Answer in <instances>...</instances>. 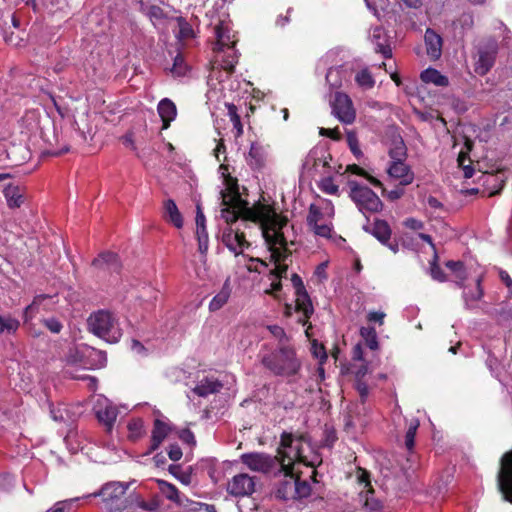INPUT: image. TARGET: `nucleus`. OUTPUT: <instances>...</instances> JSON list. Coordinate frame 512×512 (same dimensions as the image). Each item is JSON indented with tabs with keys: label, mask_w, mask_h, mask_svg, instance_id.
Segmentation results:
<instances>
[{
	"label": "nucleus",
	"mask_w": 512,
	"mask_h": 512,
	"mask_svg": "<svg viewBox=\"0 0 512 512\" xmlns=\"http://www.w3.org/2000/svg\"><path fill=\"white\" fill-rule=\"evenodd\" d=\"M223 176L226 189L220 192L223 206L221 218L227 224L237 223L239 219L255 222L263 219V216L269 217L273 209L271 205L258 201L253 206H249V202L241 197L237 178L229 173H223Z\"/></svg>",
	"instance_id": "obj_1"
},
{
	"label": "nucleus",
	"mask_w": 512,
	"mask_h": 512,
	"mask_svg": "<svg viewBox=\"0 0 512 512\" xmlns=\"http://www.w3.org/2000/svg\"><path fill=\"white\" fill-rule=\"evenodd\" d=\"M260 363L274 376L290 378L296 376L302 362L291 343H278L276 347L263 344L258 353Z\"/></svg>",
	"instance_id": "obj_2"
},
{
	"label": "nucleus",
	"mask_w": 512,
	"mask_h": 512,
	"mask_svg": "<svg viewBox=\"0 0 512 512\" xmlns=\"http://www.w3.org/2000/svg\"><path fill=\"white\" fill-rule=\"evenodd\" d=\"M306 436L301 434L299 436H294L292 433L283 432L281 434V447L283 449H291L292 457H289L287 463L285 459L282 457L280 460L281 471L284 473L285 479L281 481L276 489L275 496L281 500H290L294 499V474H293V464L295 461L302 462L307 466H314L313 463H306L304 456L302 454L301 442L305 441Z\"/></svg>",
	"instance_id": "obj_3"
},
{
	"label": "nucleus",
	"mask_w": 512,
	"mask_h": 512,
	"mask_svg": "<svg viewBox=\"0 0 512 512\" xmlns=\"http://www.w3.org/2000/svg\"><path fill=\"white\" fill-rule=\"evenodd\" d=\"M269 217L255 221L260 225L262 235L271 252V260L275 264H280L291 254L287 248V240L283 233V228L288 224L286 216L278 214L273 208Z\"/></svg>",
	"instance_id": "obj_4"
},
{
	"label": "nucleus",
	"mask_w": 512,
	"mask_h": 512,
	"mask_svg": "<svg viewBox=\"0 0 512 512\" xmlns=\"http://www.w3.org/2000/svg\"><path fill=\"white\" fill-rule=\"evenodd\" d=\"M88 326L94 335L108 343H117L122 336L114 314L106 310L92 313L88 318Z\"/></svg>",
	"instance_id": "obj_5"
},
{
	"label": "nucleus",
	"mask_w": 512,
	"mask_h": 512,
	"mask_svg": "<svg viewBox=\"0 0 512 512\" xmlns=\"http://www.w3.org/2000/svg\"><path fill=\"white\" fill-rule=\"evenodd\" d=\"M281 448L282 447L280 446L277 456H271L260 452H252L242 454L240 459L241 462L252 471L270 473L278 464L280 465L282 457L285 461H288L289 457H292L291 449L287 452L281 450Z\"/></svg>",
	"instance_id": "obj_6"
},
{
	"label": "nucleus",
	"mask_w": 512,
	"mask_h": 512,
	"mask_svg": "<svg viewBox=\"0 0 512 512\" xmlns=\"http://www.w3.org/2000/svg\"><path fill=\"white\" fill-rule=\"evenodd\" d=\"M350 193L349 196L356 204L359 211L365 214L380 212L383 208V203L377 194L367 186L359 184L357 181H349Z\"/></svg>",
	"instance_id": "obj_7"
},
{
	"label": "nucleus",
	"mask_w": 512,
	"mask_h": 512,
	"mask_svg": "<svg viewBox=\"0 0 512 512\" xmlns=\"http://www.w3.org/2000/svg\"><path fill=\"white\" fill-rule=\"evenodd\" d=\"M291 282L295 289V311L302 314V316L298 319V322L303 326L308 325L305 332L309 337V330L312 328V324L309 323V319L314 313L312 301L305 288L302 278L298 274H292Z\"/></svg>",
	"instance_id": "obj_8"
},
{
	"label": "nucleus",
	"mask_w": 512,
	"mask_h": 512,
	"mask_svg": "<svg viewBox=\"0 0 512 512\" xmlns=\"http://www.w3.org/2000/svg\"><path fill=\"white\" fill-rule=\"evenodd\" d=\"M246 222L242 220V223L237 227H233L235 223L227 224L228 227L223 230L222 242L235 255L241 254L244 248L250 246L243 231L247 227Z\"/></svg>",
	"instance_id": "obj_9"
},
{
	"label": "nucleus",
	"mask_w": 512,
	"mask_h": 512,
	"mask_svg": "<svg viewBox=\"0 0 512 512\" xmlns=\"http://www.w3.org/2000/svg\"><path fill=\"white\" fill-rule=\"evenodd\" d=\"M497 486L503 500L512 503V449L505 452L500 459Z\"/></svg>",
	"instance_id": "obj_10"
},
{
	"label": "nucleus",
	"mask_w": 512,
	"mask_h": 512,
	"mask_svg": "<svg viewBox=\"0 0 512 512\" xmlns=\"http://www.w3.org/2000/svg\"><path fill=\"white\" fill-rule=\"evenodd\" d=\"M498 52V44L495 40H488L478 49V61L475 64V72L480 75H486L495 64Z\"/></svg>",
	"instance_id": "obj_11"
},
{
	"label": "nucleus",
	"mask_w": 512,
	"mask_h": 512,
	"mask_svg": "<svg viewBox=\"0 0 512 512\" xmlns=\"http://www.w3.org/2000/svg\"><path fill=\"white\" fill-rule=\"evenodd\" d=\"M255 477L247 473H240L232 477L227 483V492L234 497L251 496L255 492Z\"/></svg>",
	"instance_id": "obj_12"
},
{
	"label": "nucleus",
	"mask_w": 512,
	"mask_h": 512,
	"mask_svg": "<svg viewBox=\"0 0 512 512\" xmlns=\"http://www.w3.org/2000/svg\"><path fill=\"white\" fill-rule=\"evenodd\" d=\"M334 115L345 124H351L356 118V112L350 97L342 92H337L332 103Z\"/></svg>",
	"instance_id": "obj_13"
},
{
	"label": "nucleus",
	"mask_w": 512,
	"mask_h": 512,
	"mask_svg": "<svg viewBox=\"0 0 512 512\" xmlns=\"http://www.w3.org/2000/svg\"><path fill=\"white\" fill-rule=\"evenodd\" d=\"M368 231L367 228H365ZM369 232L383 245L387 246L393 253H397L399 245L396 241L390 242L392 230L387 221L375 219Z\"/></svg>",
	"instance_id": "obj_14"
},
{
	"label": "nucleus",
	"mask_w": 512,
	"mask_h": 512,
	"mask_svg": "<svg viewBox=\"0 0 512 512\" xmlns=\"http://www.w3.org/2000/svg\"><path fill=\"white\" fill-rule=\"evenodd\" d=\"M127 489V484L123 482L112 481L103 485L102 488L98 492L93 493L92 496H101L103 501L108 502L120 499L122 496H124Z\"/></svg>",
	"instance_id": "obj_15"
},
{
	"label": "nucleus",
	"mask_w": 512,
	"mask_h": 512,
	"mask_svg": "<svg viewBox=\"0 0 512 512\" xmlns=\"http://www.w3.org/2000/svg\"><path fill=\"white\" fill-rule=\"evenodd\" d=\"M170 431L171 427L169 424L160 419H155L151 431L150 447L147 453L156 451L162 442L166 439Z\"/></svg>",
	"instance_id": "obj_16"
},
{
	"label": "nucleus",
	"mask_w": 512,
	"mask_h": 512,
	"mask_svg": "<svg viewBox=\"0 0 512 512\" xmlns=\"http://www.w3.org/2000/svg\"><path fill=\"white\" fill-rule=\"evenodd\" d=\"M92 266L107 270L111 273H118L121 269V263L116 253L106 251L99 254L97 258L92 261Z\"/></svg>",
	"instance_id": "obj_17"
},
{
	"label": "nucleus",
	"mask_w": 512,
	"mask_h": 512,
	"mask_svg": "<svg viewBox=\"0 0 512 512\" xmlns=\"http://www.w3.org/2000/svg\"><path fill=\"white\" fill-rule=\"evenodd\" d=\"M372 42L375 45V51L381 53L386 59L392 57V49L390 46V37L382 27H375L372 33Z\"/></svg>",
	"instance_id": "obj_18"
},
{
	"label": "nucleus",
	"mask_w": 512,
	"mask_h": 512,
	"mask_svg": "<svg viewBox=\"0 0 512 512\" xmlns=\"http://www.w3.org/2000/svg\"><path fill=\"white\" fill-rule=\"evenodd\" d=\"M388 174L393 178L400 179L402 186L409 185L414 180V173L404 161H392L388 168Z\"/></svg>",
	"instance_id": "obj_19"
},
{
	"label": "nucleus",
	"mask_w": 512,
	"mask_h": 512,
	"mask_svg": "<svg viewBox=\"0 0 512 512\" xmlns=\"http://www.w3.org/2000/svg\"><path fill=\"white\" fill-rule=\"evenodd\" d=\"M426 51L432 60H437L442 54V37L433 29L428 28L424 35Z\"/></svg>",
	"instance_id": "obj_20"
},
{
	"label": "nucleus",
	"mask_w": 512,
	"mask_h": 512,
	"mask_svg": "<svg viewBox=\"0 0 512 512\" xmlns=\"http://www.w3.org/2000/svg\"><path fill=\"white\" fill-rule=\"evenodd\" d=\"M157 111L162 121V130L168 129L177 116L176 105L169 98H164L158 103Z\"/></svg>",
	"instance_id": "obj_21"
},
{
	"label": "nucleus",
	"mask_w": 512,
	"mask_h": 512,
	"mask_svg": "<svg viewBox=\"0 0 512 512\" xmlns=\"http://www.w3.org/2000/svg\"><path fill=\"white\" fill-rule=\"evenodd\" d=\"M222 388L223 384L218 379L205 377L193 388V392L199 397H207L218 393Z\"/></svg>",
	"instance_id": "obj_22"
},
{
	"label": "nucleus",
	"mask_w": 512,
	"mask_h": 512,
	"mask_svg": "<svg viewBox=\"0 0 512 512\" xmlns=\"http://www.w3.org/2000/svg\"><path fill=\"white\" fill-rule=\"evenodd\" d=\"M164 218L167 222L173 224L176 228L180 229L183 227V217L172 199L164 201Z\"/></svg>",
	"instance_id": "obj_23"
},
{
	"label": "nucleus",
	"mask_w": 512,
	"mask_h": 512,
	"mask_svg": "<svg viewBox=\"0 0 512 512\" xmlns=\"http://www.w3.org/2000/svg\"><path fill=\"white\" fill-rule=\"evenodd\" d=\"M231 283L230 278L228 277L221 290L212 298V300L209 303V309L210 311H217L221 309L228 301L230 295H231Z\"/></svg>",
	"instance_id": "obj_24"
},
{
	"label": "nucleus",
	"mask_w": 512,
	"mask_h": 512,
	"mask_svg": "<svg viewBox=\"0 0 512 512\" xmlns=\"http://www.w3.org/2000/svg\"><path fill=\"white\" fill-rule=\"evenodd\" d=\"M3 193L10 208H19L25 201L23 189L19 186L8 185Z\"/></svg>",
	"instance_id": "obj_25"
},
{
	"label": "nucleus",
	"mask_w": 512,
	"mask_h": 512,
	"mask_svg": "<svg viewBox=\"0 0 512 512\" xmlns=\"http://www.w3.org/2000/svg\"><path fill=\"white\" fill-rule=\"evenodd\" d=\"M216 34V43L213 48L214 51L220 52L224 51L225 48L232 49L235 45V42L230 39L228 29L224 28L222 25H217L215 27Z\"/></svg>",
	"instance_id": "obj_26"
},
{
	"label": "nucleus",
	"mask_w": 512,
	"mask_h": 512,
	"mask_svg": "<svg viewBox=\"0 0 512 512\" xmlns=\"http://www.w3.org/2000/svg\"><path fill=\"white\" fill-rule=\"evenodd\" d=\"M96 416L98 421L104 424L106 429L110 431L116 421L117 410L112 406H105L97 410Z\"/></svg>",
	"instance_id": "obj_27"
},
{
	"label": "nucleus",
	"mask_w": 512,
	"mask_h": 512,
	"mask_svg": "<svg viewBox=\"0 0 512 512\" xmlns=\"http://www.w3.org/2000/svg\"><path fill=\"white\" fill-rule=\"evenodd\" d=\"M420 77L423 82L433 83L437 86H447L449 84L448 78L434 68H428L424 70Z\"/></svg>",
	"instance_id": "obj_28"
},
{
	"label": "nucleus",
	"mask_w": 512,
	"mask_h": 512,
	"mask_svg": "<svg viewBox=\"0 0 512 512\" xmlns=\"http://www.w3.org/2000/svg\"><path fill=\"white\" fill-rule=\"evenodd\" d=\"M250 165L262 167L266 159V151L263 145L253 142L249 150Z\"/></svg>",
	"instance_id": "obj_29"
},
{
	"label": "nucleus",
	"mask_w": 512,
	"mask_h": 512,
	"mask_svg": "<svg viewBox=\"0 0 512 512\" xmlns=\"http://www.w3.org/2000/svg\"><path fill=\"white\" fill-rule=\"evenodd\" d=\"M374 494V489L360 491L359 499L360 502H363V505L366 509L372 512H377L382 509V503L374 497Z\"/></svg>",
	"instance_id": "obj_30"
},
{
	"label": "nucleus",
	"mask_w": 512,
	"mask_h": 512,
	"mask_svg": "<svg viewBox=\"0 0 512 512\" xmlns=\"http://www.w3.org/2000/svg\"><path fill=\"white\" fill-rule=\"evenodd\" d=\"M445 266L455 274L458 287L463 288L464 281L467 279V271L464 263L462 261L449 260L445 263Z\"/></svg>",
	"instance_id": "obj_31"
},
{
	"label": "nucleus",
	"mask_w": 512,
	"mask_h": 512,
	"mask_svg": "<svg viewBox=\"0 0 512 512\" xmlns=\"http://www.w3.org/2000/svg\"><path fill=\"white\" fill-rule=\"evenodd\" d=\"M482 276L476 280V290L474 292H465L464 301L468 308H473L474 303L478 302L484 296V289L482 287Z\"/></svg>",
	"instance_id": "obj_32"
},
{
	"label": "nucleus",
	"mask_w": 512,
	"mask_h": 512,
	"mask_svg": "<svg viewBox=\"0 0 512 512\" xmlns=\"http://www.w3.org/2000/svg\"><path fill=\"white\" fill-rule=\"evenodd\" d=\"M294 499L306 498L311 494V486L305 481L301 480L299 476H294Z\"/></svg>",
	"instance_id": "obj_33"
},
{
	"label": "nucleus",
	"mask_w": 512,
	"mask_h": 512,
	"mask_svg": "<svg viewBox=\"0 0 512 512\" xmlns=\"http://www.w3.org/2000/svg\"><path fill=\"white\" fill-rule=\"evenodd\" d=\"M389 156L393 161H405L407 148L401 137L394 141V146L389 150Z\"/></svg>",
	"instance_id": "obj_34"
},
{
	"label": "nucleus",
	"mask_w": 512,
	"mask_h": 512,
	"mask_svg": "<svg viewBox=\"0 0 512 512\" xmlns=\"http://www.w3.org/2000/svg\"><path fill=\"white\" fill-rule=\"evenodd\" d=\"M354 387L359 394V398H360L359 401H360V405L362 406L361 409L365 416L369 412L368 408L366 407V402H367L368 395H369L368 385L364 380H357V381H355Z\"/></svg>",
	"instance_id": "obj_35"
},
{
	"label": "nucleus",
	"mask_w": 512,
	"mask_h": 512,
	"mask_svg": "<svg viewBox=\"0 0 512 512\" xmlns=\"http://www.w3.org/2000/svg\"><path fill=\"white\" fill-rule=\"evenodd\" d=\"M360 335L371 350L378 348L377 333L374 327H362L360 329Z\"/></svg>",
	"instance_id": "obj_36"
},
{
	"label": "nucleus",
	"mask_w": 512,
	"mask_h": 512,
	"mask_svg": "<svg viewBox=\"0 0 512 512\" xmlns=\"http://www.w3.org/2000/svg\"><path fill=\"white\" fill-rule=\"evenodd\" d=\"M159 487L163 495L173 501V502H179V491L177 487L167 481L159 480L158 481Z\"/></svg>",
	"instance_id": "obj_37"
},
{
	"label": "nucleus",
	"mask_w": 512,
	"mask_h": 512,
	"mask_svg": "<svg viewBox=\"0 0 512 512\" xmlns=\"http://www.w3.org/2000/svg\"><path fill=\"white\" fill-rule=\"evenodd\" d=\"M356 83L363 89H371L375 85V80L368 69H362L355 76Z\"/></svg>",
	"instance_id": "obj_38"
},
{
	"label": "nucleus",
	"mask_w": 512,
	"mask_h": 512,
	"mask_svg": "<svg viewBox=\"0 0 512 512\" xmlns=\"http://www.w3.org/2000/svg\"><path fill=\"white\" fill-rule=\"evenodd\" d=\"M20 326V322L16 319L8 316H3L0 314V333L7 331L8 333H15Z\"/></svg>",
	"instance_id": "obj_39"
},
{
	"label": "nucleus",
	"mask_w": 512,
	"mask_h": 512,
	"mask_svg": "<svg viewBox=\"0 0 512 512\" xmlns=\"http://www.w3.org/2000/svg\"><path fill=\"white\" fill-rule=\"evenodd\" d=\"M129 431V439L136 441L144 434V425L141 419H133L127 425Z\"/></svg>",
	"instance_id": "obj_40"
},
{
	"label": "nucleus",
	"mask_w": 512,
	"mask_h": 512,
	"mask_svg": "<svg viewBox=\"0 0 512 512\" xmlns=\"http://www.w3.org/2000/svg\"><path fill=\"white\" fill-rule=\"evenodd\" d=\"M228 110V116L233 124V127L237 130V135H241L243 133V126L241 123V118L238 114V109L235 104L227 103L226 104Z\"/></svg>",
	"instance_id": "obj_41"
},
{
	"label": "nucleus",
	"mask_w": 512,
	"mask_h": 512,
	"mask_svg": "<svg viewBox=\"0 0 512 512\" xmlns=\"http://www.w3.org/2000/svg\"><path fill=\"white\" fill-rule=\"evenodd\" d=\"M482 177L484 178V183H486L487 185H490V184H492L493 186L497 185V188H495L494 190H492L488 193L489 197H492V196L500 193V191L502 190V188L504 186L503 180H500L497 175L489 174V173L483 174Z\"/></svg>",
	"instance_id": "obj_42"
},
{
	"label": "nucleus",
	"mask_w": 512,
	"mask_h": 512,
	"mask_svg": "<svg viewBox=\"0 0 512 512\" xmlns=\"http://www.w3.org/2000/svg\"><path fill=\"white\" fill-rule=\"evenodd\" d=\"M419 427L418 422H411L406 433H405V446L409 452H411L415 445V437L417 429Z\"/></svg>",
	"instance_id": "obj_43"
},
{
	"label": "nucleus",
	"mask_w": 512,
	"mask_h": 512,
	"mask_svg": "<svg viewBox=\"0 0 512 512\" xmlns=\"http://www.w3.org/2000/svg\"><path fill=\"white\" fill-rule=\"evenodd\" d=\"M311 353L315 358L319 359L320 364H323L328 358L325 346L316 339L311 342Z\"/></svg>",
	"instance_id": "obj_44"
},
{
	"label": "nucleus",
	"mask_w": 512,
	"mask_h": 512,
	"mask_svg": "<svg viewBox=\"0 0 512 512\" xmlns=\"http://www.w3.org/2000/svg\"><path fill=\"white\" fill-rule=\"evenodd\" d=\"M323 218V213L320 208L316 204H311L309 206L308 215H307V225L308 227L311 225H316Z\"/></svg>",
	"instance_id": "obj_45"
},
{
	"label": "nucleus",
	"mask_w": 512,
	"mask_h": 512,
	"mask_svg": "<svg viewBox=\"0 0 512 512\" xmlns=\"http://www.w3.org/2000/svg\"><path fill=\"white\" fill-rule=\"evenodd\" d=\"M187 71V65L185 63L184 57L181 54H177L174 58L173 67L171 68V72L175 76H183Z\"/></svg>",
	"instance_id": "obj_46"
},
{
	"label": "nucleus",
	"mask_w": 512,
	"mask_h": 512,
	"mask_svg": "<svg viewBox=\"0 0 512 512\" xmlns=\"http://www.w3.org/2000/svg\"><path fill=\"white\" fill-rule=\"evenodd\" d=\"M199 251L205 253L208 250L209 237L206 227L196 228Z\"/></svg>",
	"instance_id": "obj_47"
},
{
	"label": "nucleus",
	"mask_w": 512,
	"mask_h": 512,
	"mask_svg": "<svg viewBox=\"0 0 512 512\" xmlns=\"http://www.w3.org/2000/svg\"><path fill=\"white\" fill-rule=\"evenodd\" d=\"M168 471L176 477L182 484L189 485L191 482V474L186 472H181V468L179 465H170Z\"/></svg>",
	"instance_id": "obj_48"
},
{
	"label": "nucleus",
	"mask_w": 512,
	"mask_h": 512,
	"mask_svg": "<svg viewBox=\"0 0 512 512\" xmlns=\"http://www.w3.org/2000/svg\"><path fill=\"white\" fill-rule=\"evenodd\" d=\"M309 228L317 236L324 237V238H331V233H332V229H333L331 224L316 223V225H311V226H309Z\"/></svg>",
	"instance_id": "obj_49"
},
{
	"label": "nucleus",
	"mask_w": 512,
	"mask_h": 512,
	"mask_svg": "<svg viewBox=\"0 0 512 512\" xmlns=\"http://www.w3.org/2000/svg\"><path fill=\"white\" fill-rule=\"evenodd\" d=\"M357 480L358 484L362 486L361 491L373 489L370 481V473L362 468H358L357 471Z\"/></svg>",
	"instance_id": "obj_50"
},
{
	"label": "nucleus",
	"mask_w": 512,
	"mask_h": 512,
	"mask_svg": "<svg viewBox=\"0 0 512 512\" xmlns=\"http://www.w3.org/2000/svg\"><path fill=\"white\" fill-rule=\"evenodd\" d=\"M347 143H348V146H349L352 154L356 158H359V157H361L363 155L362 151L359 148V143H358L357 136H356V134L354 132L349 131L347 133Z\"/></svg>",
	"instance_id": "obj_51"
},
{
	"label": "nucleus",
	"mask_w": 512,
	"mask_h": 512,
	"mask_svg": "<svg viewBox=\"0 0 512 512\" xmlns=\"http://www.w3.org/2000/svg\"><path fill=\"white\" fill-rule=\"evenodd\" d=\"M437 256H435V260L431 263L430 274L431 277L438 282H445L447 277L442 268L436 262Z\"/></svg>",
	"instance_id": "obj_52"
},
{
	"label": "nucleus",
	"mask_w": 512,
	"mask_h": 512,
	"mask_svg": "<svg viewBox=\"0 0 512 512\" xmlns=\"http://www.w3.org/2000/svg\"><path fill=\"white\" fill-rule=\"evenodd\" d=\"M497 320L499 323H511L512 322V309L508 307H500L495 310Z\"/></svg>",
	"instance_id": "obj_53"
},
{
	"label": "nucleus",
	"mask_w": 512,
	"mask_h": 512,
	"mask_svg": "<svg viewBox=\"0 0 512 512\" xmlns=\"http://www.w3.org/2000/svg\"><path fill=\"white\" fill-rule=\"evenodd\" d=\"M269 332L279 340L278 343H290L285 330L278 325H269Z\"/></svg>",
	"instance_id": "obj_54"
},
{
	"label": "nucleus",
	"mask_w": 512,
	"mask_h": 512,
	"mask_svg": "<svg viewBox=\"0 0 512 512\" xmlns=\"http://www.w3.org/2000/svg\"><path fill=\"white\" fill-rule=\"evenodd\" d=\"M43 325L52 333L58 334L61 332L63 325L55 317L47 318L43 320Z\"/></svg>",
	"instance_id": "obj_55"
},
{
	"label": "nucleus",
	"mask_w": 512,
	"mask_h": 512,
	"mask_svg": "<svg viewBox=\"0 0 512 512\" xmlns=\"http://www.w3.org/2000/svg\"><path fill=\"white\" fill-rule=\"evenodd\" d=\"M178 437L183 443H186L189 446L196 445V439H195L194 433L188 428L182 429L179 432Z\"/></svg>",
	"instance_id": "obj_56"
},
{
	"label": "nucleus",
	"mask_w": 512,
	"mask_h": 512,
	"mask_svg": "<svg viewBox=\"0 0 512 512\" xmlns=\"http://www.w3.org/2000/svg\"><path fill=\"white\" fill-rule=\"evenodd\" d=\"M319 134L321 136L328 137L335 141H340L342 139V134L338 128H320Z\"/></svg>",
	"instance_id": "obj_57"
},
{
	"label": "nucleus",
	"mask_w": 512,
	"mask_h": 512,
	"mask_svg": "<svg viewBox=\"0 0 512 512\" xmlns=\"http://www.w3.org/2000/svg\"><path fill=\"white\" fill-rule=\"evenodd\" d=\"M321 190L330 195H336L339 191L338 185L334 184L331 178L325 179L321 184Z\"/></svg>",
	"instance_id": "obj_58"
},
{
	"label": "nucleus",
	"mask_w": 512,
	"mask_h": 512,
	"mask_svg": "<svg viewBox=\"0 0 512 512\" xmlns=\"http://www.w3.org/2000/svg\"><path fill=\"white\" fill-rule=\"evenodd\" d=\"M182 450L178 444H171L168 449V456L172 461H178L182 458Z\"/></svg>",
	"instance_id": "obj_59"
},
{
	"label": "nucleus",
	"mask_w": 512,
	"mask_h": 512,
	"mask_svg": "<svg viewBox=\"0 0 512 512\" xmlns=\"http://www.w3.org/2000/svg\"><path fill=\"white\" fill-rule=\"evenodd\" d=\"M148 16L151 20H161L165 17V13L162 8L156 5H152L148 9Z\"/></svg>",
	"instance_id": "obj_60"
},
{
	"label": "nucleus",
	"mask_w": 512,
	"mask_h": 512,
	"mask_svg": "<svg viewBox=\"0 0 512 512\" xmlns=\"http://www.w3.org/2000/svg\"><path fill=\"white\" fill-rule=\"evenodd\" d=\"M193 35H194L193 29L188 23L184 22V23L180 24L179 37L181 39H189V38H192Z\"/></svg>",
	"instance_id": "obj_61"
},
{
	"label": "nucleus",
	"mask_w": 512,
	"mask_h": 512,
	"mask_svg": "<svg viewBox=\"0 0 512 512\" xmlns=\"http://www.w3.org/2000/svg\"><path fill=\"white\" fill-rule=\"evenodd\" d=\"M404 226L412 230H421L424 227V223L415 218H407L404 221Z\"/></svg>",
	"instance_id": "obj_62"
},
{
	"label": "nucleus",
	"mask_w": 512,
	"mask_h": 512,
	"mask_svg": "<svg viewBox=\"0 0 512 512\" xmlns=\"http://www.w3.org/2000/svg\"><path fill=\"white\" fill-rule=\"evenodd\" d=\"M72 501H59L55 504L54 508L48 512H69Z\"/></svg>",
	"instance_id": "obj_63"
},
{
	"label": "nucleus",
	"mask_w": 512,
	"mask_h": 512,
	"mask_svg": "<svg viewBox=\"0 0 512 512\" xmlns=\"http://www.w3.org/2000/svg\"><path fill=\"white\" fill-rule=\"evenodd\" d=\"M288 270V266L286 264L280 263L276 264V267L271 271V274L278 279L286 277Z\"/></svg>",
	"instance_id": "obj_64"
}]
</instances>
